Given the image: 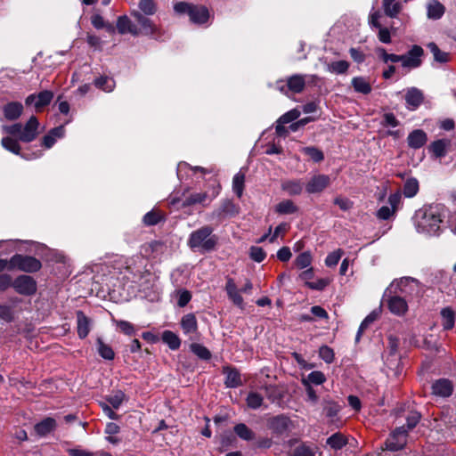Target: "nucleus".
Listing matches in <instances>:
<instances>
[{
  "instance_id": "f257e3e1",
  "label": "nucleus",
  "mask_w": 456,
  "mask_h": 456,
  "mask_svg": "<svg viewBox=\"0 0 456 456\" xmlns=\"http://www.w3.org/2000/svg\"><path fill=\"white\" fill-rule=\"evenodd\" d=\"M39 122L35 116H31L25 125L15 123L11 126H4L3 132L10 136L4 137L1 141L2 146L16 154H20V145L19 141L30 142L34 141L38 134Z\"/></svg>"
},
{
  "instance_id": "f03ea898",
  "label": "nucleus",
  "mask_w": 456,
  "mask_h": 456,
  "mask_svg": "<svg viewBox=\"0 0 456 456\" xmlns=\"http://www.w3.org/2000/svg\"><path fill=\"white\" fill-rule=\"evenodd\" d=\"M444 212V208L438 204L419 209L414 216L417 231L428 235H437L443 223Z\"/></svg>"
},
{
  "instance_id": "7ed1b4c3",
  "label": "nucleus",
  "mask_w": 456,
  "mask_h": 456,
  "mask_svg": "<svg viewBox=\"0 0 456 456\" xmlns=\"http://www.w3.org/2000/svg\"><path fill=\"white\" fill-rule=\"evenodd\" d=\"M213 229L208 225L192 232L188 240V246L193 250L211 251L217 243V238L212 234Z\"/></svg>"
},
{
  "instance_id": "20e7f679",
  "label": "nucleus",
  "mask_w": 456,
  "mask_h": 456,
  "mask_svg": "<svg viewBox=\"0 0 456 456\" xmlns=\"http://www.w3.org/2000/svg\"><path fill=\"white\" fill-rule=\"evenodd\" d=\"M41 266V262L36 257L16 254L10 258L9 270L18 269L26 273H34Z\"/></svg>"
},
{
  "instance_id": "39448f33",
  "label": "nucleus",
  "mask_w": 456,
  "mask_h": 456,
  "mask_svg": "<svg viewBox=\"0 0 456 456\" xmlns=\"http://www.w3.org/2000/svg\"><path fill=\"white\" fill-rule=\"evenodd\" d=\"M423 55L422 47L414 45L405 54L401 55L402 67L408 70L419 68L422 64Z\"/></svg>"
},
{
  "instance_id": "423d86ee",
  "label": "nucleus",
  "mask_w": 456,
  "mask_h": 456,
  "mask_svg": "<svg viewBox=\"0 0 456 456\" xmlns=\"http://www.w3.org/2000/svg\"><path fill=\"white\" fill-rule=\"evenodd\" d=\"M408 430L404 426L397 428L387 439L386 447L390 451L402 450L407 443Z\"/></svg>"
},
{
  "instance_id": "0eeeda50",
  "label": "nucleus",
  "mask_w": 456,
  "mask_h": 456,
  "mask_svg": "<svg viewBox=\"0 0 456 456\" xmlns=\"http://www.w3.org/2000/svg\"><path fill=\"white\" fill-rule=\"evenodd\" d=\"M12 287L17 293L24 296L34 295L37 291L36 281L28 275L17 277L12 282Z\"/></svg>"
},
{
  "instance_id": "6e6552de",
  "label": "nucleus",
  "mask_w": 456,
  "mask_h": 456,
  "mask_svg": "<svg viewBox=\"0 0 456 456\" xmlns=\"http://www.w3.org/2000/svg\"><path fill=\"white\" fill-rule=\"evenodd\" d=\"M306 77L313 78L314 76L293 75L288 77L286 85H280L281 83H278V89L284 94H287L286 88L294 94H299L305 86Z\"/></svg>"
},
{
  "instance_id": "1a4fd4ad",
  "label": "nucleus",
  "mask_w": 456,
  "mask_h": 456,
  "mask_svg": "<svg viewBox=\"0 0 456 456\" xmlns=\"http://www.w3.org/2000/svg\"><path fill=\"white\" fill-rule=\"evenodd\" d=\"M395 288V292H399L401 295L411 296L415 291L419 289V282L415 279L404 277L399 281H395L391 283L389 289Z\"/></svg>"
},
{
  "instance_id": "9d476101",
  "label": "nucleus",
  "mask_w": 456,
  "mask_h": 456,
  "mask_svg": "<svg viewBox=\"0 0 456 456\" xmlns=\"http://www.w3.org/2000/svg\"><path fill=\"white\" fill-rule=\"evenodd\" d=\"M220 192V186L214 187L212 193L208 192H193L188 195L183 202V207H188L195 204L206 205L211 202Z\"/></svg>"
},
{
  "instance_id": "9b49d317",
  "label": "nucleus",
  "mask_w": 456,
  "mask_h": 456,
  "mask_svg": "<svg viewBox=\"0 0 456 456\" xmlns=\"http://www.w3.org/2000/svg\"><path fill=\"white\" fill-rule=\"evenodd\" d=\"M385 297L387 308L393 314L403 316L407 313L408 304L404 297L400 295L391 296L387 291L385 293Z\"/></svg>"
},
{
  "instance_id": "f8f14e48",
  "label": "nucleus",
  "mask_w": 456,
  "mask_h": 456,
  "mask_svg": "<svg viewBox=\"0 0 456 456\" xmlns=\"http://www.w3.org/2000/svg\"><path fill=\"white\" fill-rule=\"evenodd\" d=\"M53 98V94L51 91L45 90L38 94H32L28 95L26 100V105H33L37 112L42 111L43 108L49 105Z\"/></svg>"
},
{
  "instance_id": "ddd939ff",
  "label": "nucleus",
  "mask_w": 456,
  "mask_h": 456,
  "mask_svg": "<svg viewBox=\"0 0 456 456\" xmlns=\"http://www.w3.org/2000/svg\"><path fill=\"white\" fill-rule=\"evenodd\" d=\"M131 15L141 25L143 34L150 35L154 38H159L161 37L160 28H158L149 18L145 17L142 12L139 11H133L131 12Z\"/></svg>"
},
{
  "instance_id": "4468645a",
  "label": "nucleus",
  "mask_w": 456,
  "mask_h": 456,
  "mask_svg": "<svg viewBox=\"0 0 456 456\" xmlns=\"http://www.w3.org/2000/svg\"><path fill=\"white\" fill-rule=\"evenodd\" d=\"M330 183V179L326 175H314L306 183L305 190L308 193H320Z\"/></svg>"
},
{
  "instance_id": "2eb2a0df",
  "label": "nucleus",
  "mask_w": 456,
  "mask_h": 456,
  "mask_svg": "<svg viewBox=\"0 0 456 456\" xmlns=\"http://www.w3.org/2000/svg\"><path fill=\"white\" fill-rule=\"evenodd\" d=\"M404 98L407 108L411 110L418 109L424 101L423 93L416 87L407 89Z\"/></svg>"
},
{
  "instance_id": "dca6fc26",
  "label": "nucleus",
  "mask_w": 456,
  "mask_h": 456,
  "mask_svg": "<svg viewBox=\"0 0 456 456\" xmlns=\"http://www.w3.org/2000/svg\"><path fill=\"white\" fill-rule=\"evenodd\" d=\"M225 291L229 299L237 306L243 308L244 299L240 295V289H238L235 281L232 278H227L225 284Z\"/></svg>"
},
{
  "instance_id": "f3484780",
  "label": "nucleus",
  "mask_w": 456,
  "mask_h": 456,
  "mask_svg": "<svg viewBox=\"0 0 456 456\" xmlns=\"http://www.w3.org/2000/svg\"><path fill=\"white\" fill-rule=\"evenodd\" d=\"M223 373L225 375L224 384L227 387H238L241 386V377L239 370L231 366H224L223 368Z\"/></svg>"
},
{
  "instance_id": "a211bd4d",
  "label": "nucleus",
  "mask_w": 456,
  "mask_h": 456,
  "mask_svg": "<svg viewBox=\"0 0 456 456\" xmlns=\"http://www.w3.org/2000/svg\"><path fill=\"white\" fill-rule=\"evenodd\" d=\"M428 141L427 134L421 129H415L407 137L408 146L412 149H419Z\"/></svg>"
},
{
  "instance_id": "6ab92c4d",
  "label": "nucleus",
  "mask_w": 456,
  "mask_h": 456,
  "mask_svg": "<svg viewBox=\"0 0 456 456\" xmlns=\"http://www.w3.org/2000/svg\"><path fill=\"white\" fill-rule=\"evenodd\" d=\"M452 382L444 379L436 380L432 386L433 394L443 397L450 396L452 393Z\"/></svg>"
},
{
  "instance_id": "aec40b11",
  "label": "nucleus",
  "mask_w": 456,
  "mask_h": 456,
  "mask_svg": "<svg viewBox=\"0 0 456 456\" xmlns=\"http://www.w3.org/2000/svg\"><path fill=\"white\" fill-rule=\"evenodd\" d=\"M117 29L118 33L122 35L130 33L133 36H137L139 34V30L136 26H134L130 19L126 15H122L118 18Z\"/></svg>"
},
{
  "instance_id": "412c9836",
  "label": "nucleus",
  "mask_w": 456,
  "mask_h": 456,
  "mask_svg": "<svg viewBox=\"0 0 456 456\" xmlns=\"http://www.w3.org/2000/svg\"><path fill=\"white\" fill-rule=\"evenodd\" d=\"M189 17L193 23L204 24L208 20L209 12L205 6L194 5L191 10Z\"/></svg>"
},
{
  "instance_id": "4be33fe9",
  "label": "nucleus",
  "mask_w": 456,
  "mask_h": 456,
  "mask_svg": "<svg viewBox=\"0 0 456 456\" xmlns=\"http://www.w3.org/2000/svg\"><path fill=\"white\" fill-rule=\"evenodd\" d=\"M77 335L80 338H85L90 332V319L82 312H77Z\"/></svg>"
},
{
  "instance_id": "5701e85b",
  "label": "nucleus",
  "mask_w": 456,
  "mask_h": 456,
  "mask_svg": "<svg viewBox=\"0 0 456 456\" xmlns=\"http://www.w3.org/2000/svg\"><path fill=\"white\" fill-rule=\"evenodd\" d=\"M181 327L186 335H193L198 331V322L193 314H185L181 321Z\"/></svg>"
},
{
  "instance_id": "b1692460",
  "label": "nucleus",
  "mask_w": 456,
  "mask_h": 456,
  "mask_svg": "<svg viewBox=\"0 0 456 456\" xmlns=\"http://www.w3.org/2000/svg\"><path fill=\"white\" fill-rule=\"evenodd\" d=\"M290 424V419L284 416L279 415L272 418L269 421L270 428L276 433L282 434L285 432Z\"/></svg>"
},
{
  "instance_id": "393cba45",
  "label": "nucleus",
  "mask_w": 456,
  "mask_h": 456,
  "mask_svg": "<svg viewBox=\"0 0 456 456\" xmlns=\"http://www.w3.org/2000/svg\"><path fill=\"white\" fill-rule=\"evenodd\" d=\"M23 111V105L18 102H12L4 107V117L8 120L18 119Z\"/></svg>"
},
{
  "instance_id": "a878e982",
  "label": "nucleus",
  "mask_w": 456,
  "mask_h": 456,
  "mask_svg": "<svg viewBox=\"0 0 456 456\" xmlns=\"http://www.w3.org/2000/svg\"><path fill=\"white\" fill-rule=\"evenodd\" d=\"M382 7L387 16L396 18L403 9V4L398 0H382Z\"/></svg>"
},
{
  "instance_id": "bb28decb",
  "label": "nucleus",
  "mask_w": 456,
  "mask_h": 456,
  "mask_svg": "<svg viewBox=\"0 0 456 456\" xmlns=\"http://www.w3.org/2000/svg\"><path fill=\"white\" fill-rule=\"evenodd\" d=\"M64 134L65 129L63 126L51 129L49 133L43 138V146H45L46 149H50L55 143L56 138H61Z\"/></svg>"
},
{
  "instance_id": "cd10ccee",
  "label": "nucleus",
  "mask_w": 456,
  "mask_h": 456,
  "mask_svg": "<svg viewBox=\"0 0 456 456\" xmlns=\"http://www.w3.org/2000/svg\"><path fill=\"white\" fill-rule=\"evenodd\" d=\"M56 428V421L53 418L48 417L35 425V431L37 435L44 436Z\"/></svg>"
},
{
  "instance_id": "c85d7f7f",
  "label": "nucleus",
  "mask_w": 456,
  "mask_h": 456,
  "mask_svg": "<svg viewBox=\"0 0 456 456\" xmlns=\"http://www.w3.org/2000/svg\"><path fill=\"white\" fill-rule=\"evenodd\" d=\"M303 186L304 183L300 180H287L281 183L282 191L290 196L301 194Z\"/></svg>"
},
{
  "instance_id": "c756f323",
  "label": "nucleus",
  "mask_w": 456,
  "mask_h": 456,
  "mask_svg": "<svg viewBox=\"0 0 456 456\" xmlns=\"http://www.w3.org/2000/svg\"><path fill=\"white\" fill-rule=\"evenodd\" d=\"M274 210L279 215H292L298 211V207L291 200H283L275 206Z\"/></svg>"
},
{
  "instance_id": "7c9ffc66",
  "label": "nucleus",
  "mask_w": 456,
  "mask_h": 456,
  "mask_svg": "<svg viewBox=\"0 0 456 456\" xmlns=\"http://www.w3.org/2000/svg\"><path fill=\"white\" fill-rule=\"evenodd\" d=\"M449 145L450 141L448 140H436L430 144L429 151L436 158H442L446 155Z\"/></svg>"
},
{
  "instance_id": "2f4dec72",
  "label": "nucleus",
  "mask_w": 456,
  "mask_h": 456,
  "mask_svg": "<svg viewBox=\"0 0 456 456\" xmlns=\"http://www.w3.org/2000/svg\"><path fill=\"white\" fill-rule=\"evenodd\" d=\"M428 17L433 20L440 19L444 13V6L437 0H431L428 4Z\"/></svg>"
},
{
  "instance_id": "473e14b6",
  "label": "nucleus",
  "mask_w": 456,
  "mask_h": 456,
  "mask_svg": "<svg viewBox=\"0 0 456 456\" xmlns=\"http://www.w3.org/2000/svg\"><path fill=\"white\" fill-rule=\"evenodd\" d=\"M442 325L444 330H451L454 327L456 313L450 307L444 308L441 311Z\"/></svg>"
},
{
  "instance_id": "72a5a7b5",
  "label": "nucleus",
  "mask_w": 456,
  "mask_h": 456,
  "mask_svg": "<svg viewBox=\"0 0 456 456\" xmlns=\"http://www.w3.org/2000/svg\"><path fill=\"white\" fill-rule=\"evenodd\" d=\"M352 86L354 89L361 94H368L371 91L370 82L362 77H356L352 79Z\"/></svg>"
},
{
  "instance_id": "f704fd0d",
  "label": "nucleus",
  "mask_w": 456,
  "mask_h": 456,
  "mask_svg": "<svg viewBox=\"0 0 456 456\" xmlns=\"http://www.w3.org/2000/svg\"><path fill=\"white\" fill-rule=\"evenodd\" d=\"M97 351L98 354L105 360H113L115 357V353L111 346L108 344H105L101 338L96 339Z\"/></svg>"
},
{
  "instance_id": "c9c22d12",
  "label": "nucleus",
  "mask_w": 456,
  "mask_h": 456,
  "mask_svg": "<svg viewBox=\"0 0 456 456\" xmlns=\"http://www.w3.org/2000/svg\"><path fill=\"white\" fill-rule=\"evenodd\" d=\"M347 444V438L341 433L333 434L327 439V444L334 450H340Z\"/></svg>"
},
{
  "instance_id": "e433bc0d",
  "label": "nucleus",
  "mask_w": 456,
  "mask_h": 456,
  "mask_svg": "<svg viewBox=\"0 0 456 456\" xmlns=\"http://www.w3.org/2000/svg\"><path fill=\"white\" fill-rule=\"evenodd\" d=\"M162 340L172 350L178 349L181 345V340L178 336L171 330H165L162 333Z\"/></svg>"
},
{
  "instance_id": "4c0bfd02",
  "label": "nucleus",
  "mask_w": 456,
  "mask_h": 456,
  "mask_svg": "<svg viewBox=\"0 0 456 456\" xmlns=\"http://www.w3.org/2000/svg\"><path fill=\"white\" fill-rule=\"evenodd\" d=\"M245 174L241 171L237 173L232 179V190L240 198L244 191Z\"/></svg>"
},
{
  "instance_id": "58836bf2",
  "label": "nucleus",
  "mask_w": 456,
  "mask_h": 456,
  "mask_svg": "<svg viewBox=\"0 0 456 456\" xmlns=\"http://www.w3.org/2000/svg\"><path fill=\"white\" fill-rule=\"evenodd\" d=\"M246 403L248 408L256 410L263 405L264 397L257 392H249Z\"/></svg>"
},
{
  "instance_id": "ea45409f",
  "label": "nucleus",
  "mask_w": 456,
  "mask_h": 456,
  "mask_svg": "<svg viewBox=\"0 0 456 456\" xmlns=\"http://www.w3.org/2000/svg\"><path fill=\"white\" fill-rule=\"evenodd\" d=\"M419 191V182L416 178L406 180L403 185V194L407 198L414 197Z\"/></svg>"
},
{
  "instance_id": "a19ab883",
  "label": "nucleus",
  "mask_w": 456,
  "mask_h": 456,
  "mask_svg": "<svg viewBox=\"0 0 456 456\" xmlns=\"http://www.w3.org/2000/svg\"><path fill=\"white\" fill-rule=\"evenodd\" d=\"M163 214L160 211L153 209L144 215L143 223L148 226L155 225L163 220Z\"/></svg>"
},
{
  "instance_id": "79ce46f5",
  "label": "nucleus",
  "mask_w": 456,
  "mask_h": 456,
  "mask_svg": "<svg viewBox=\"0 0 456 456\" xmlns=\"http://www.w3.org/2000/svg\"><path fill=\"white\" fill-rule=\"evenodd\" d=\"M349 63L346 61H337L328 64V70L334 74H345L347 72Z\"/></svg>"
},
{
  "instance_id": "37998d69",
  "label": "nucleus",
  "mask_w": 456,
  "mask_h": 456,
  "mask_svg": "<svg viewBox=\"0 0 456 456\" xmlns=\"http://www.w3.org/2000/svg\"><path fill=\"white\" fill-rule=\"evenodd\" d=\"M430 52L433 53L434 59L441 63L449 61V54L445 52L441 51L435 43H429L428 45Z\"/></svg>"
},
{
  "instance_id": "c03bdc74",
  "label": "nucleus",
  "mask_w": 456,
  "mask_h": 456,
  "mask_svg": "<svg viewBox=\"0 0 456 456\" xmlns=\"http://www.w3.org/2000/svg\"><path fill=\"white\" fill-rule=\"evenodd\" d=\"M376 53L378 54L379 58L382 60L383 62L388 63V62H401V55L395 54V53H387V51L382 47H378L376 49Z\"/></svg>"
},
{
  "instance_id": "a18cd8bd",
  "label": "nucleus",
  "mask_w": 456,
  "mask_h": 456,
  "mask_svg": "<svg viewBox=\"0 0 456 456\" xmlns=\"http://www.w3.org/2000/svg\"><path fill=\"white\" fill-rule=\"evenodd\" d=\"M190 348L194 354L202 360H209L211 358L210 351L201 344L192 343Z\"/></svg>"
},
{
  "instance_id": "49530a36",
  "label": "nucleus",
  "mask_w": 456,
  "mask_h": 456,
  "mask_svg": "<svg viewBox=\"0 0 456 456\" xmlns=\"http://www.w3.org/2000/svg\"><path fill=\"white\" fill-rule=\"evenodd\" d=\"M234 432L239 437L246 441H250L254 438L253 431L243 423L237 424L234 427Z\"/></svg>"
},
{
  "instance_id": "de8ad7c7",
  "label": "nucleus",
  "mask_w": 456,
  "mask_h": 456,
  "mask_svg": "<svg viewBox=\"0 0 456 456\" xmlns=\"http://www.w3.org/2000/svg\"><path fill=\"white\" fill-rule=\"evenodd\" d=\"M301 151L314 162H321L324 159L323 152L316 147H304Z\"/></svg>"
},
{
  "instance_id": "09e8293b",
  "label": "nucleus",
  "mask_w": 456,
  "mask_h": 456,
  "mask_svg": "<svg viewBox=\"0 0 456 456\" xmlns=\"http://www.w3.org/2000/svg\"><path fill=\"white\" fill-rule=\"evenodd\" d=\"M94 85L103 91L111 92L115 87V81L111 77H101L94 80Z\"/></svg>"
},
{
  "instance_id": "8fccbe9b",
  "label": "nucleus",
  "mask_w": 456,
  "mask_h": 456,
  "mask_svg": "<svg viewBox=\"0 0 456 456\" xmlns=\"http://www.w3.org/2000/svg\"><path fill=\"white\" fill-rule=\"evenodd\" d=\"M140 12L145 15H153L157 11V5L154 0H140L138 4Z\"/></svg>"
},
{
  "instance_id": "3c124183",
  "label": "nucleus",
  "mask_w": 456,
  "mask_h": 456,
  "mask_svg": "<svg viewBox=\"0 0 456 456\" xmlns=\"http://www.w3.org/2000/svg\"><path fill=\"white\" fill-rule=\"evenodd\" d=\"M93 26L97 28H106L109 32H114V27L111 24L106 23L103 17L100 14H94L91 18Z\"/></svg>"
},
{
  "instance_id": "603ef678",
  "label": "nucleus",
  "mask_w": 456,
  "mask_h": 456,
  "mask_svg": "<svg viewBox=\"0 0 456 456\" xmlns=\"http://www.w3.org/2000/svg\"><path fill=\"white\" fill-rule=\"evenodd\" d=\"M311 263L312 256L308 251L299 254L295 260L296 266L300 269H304L310 266Z\"/></svg>"
},
{
  "instance_id": "864d4df0",
  "label": "nucleus",
  "mask_w": 456,
  "mask_h": 456,
  "mask_svg": "<svg viewBox=\"0 0 456 456\" xmlns=\"http://www.w3.org/2000/svg\"><path fill=\"white\" fill-rule=\"evenodd\" d=\"M249 256L255 262L261 263L265 259L266 253L262 248L252 246L249 248Z\"/></svg>"
},
{
  "instance_id": "5fc2aeb1",
  "label": "nucleus",
  "mask_w": 456,
  "mask_h": 456,
  "mask_svg": "<svg viewBox=\"0 0 456 456\" xmlns=\"http://www.w3.org/2000/svg\"><path fill=\"white\" fill-rule=\"evenodd\" d=\"M308 384L312 383L314 385H321L326 381L325 375L319 370L312 371L307 376V380H305Z\"/></svg>"
},
{
  "instance_id": "6e6d98bb",
  "label": "nucleus",
  "mask_w": 456,
  "mask_h": 456,
  "mask_svg": "<svg viewBox=\"0 0 456 456\" xmlns=\"http://www.w3.org/2000/svg\"><path fill=\"white\" fill-rule=\"evenodd\" d=\"M342 255L343 251L341 249H338L330 253L325 259V265L329 267L336 266L338 264Z\"/></svg>"
},
{
  "instance_id": "4d7b16f0",
  "label": "nucleus",
  "mask_w": 456,
  "mask_h": 456,
  "mask_svg": "<svg viewBox=\"0 0 456 456\" xmlns=\"http://www.w3.org/2000/svg\"><path fill=\"white\" fill-rule=\"evenodd\" d=\"M319 356L327 363H330L334 360V352L333 350L327 346H322L319 349Z\"/></svg>"
},
{
  "instance_id": "13d9d810",
  "label": "nucleus",
  "mask_w": 456,
  "mask_h": 456,
  "mask_svg": "<svg viewBox=\"0 0 456 456\" xmlns=\"http://www.w3.org/2000/svg\"><path fill=\"white\" fill-rule=\"evenodd\" d=\"M125 398V395L118 391L116 394L107 397V402L115 409H118L122 404Z\"/></svg>"
},
{
  "instance_id": "bf43d9fd",
  "label": "nucleus",
  "mask_w": 456,
  "mask_h": 456,
  "mask_svg": "<svg viewBox=\"0 0 456 456\" xmlns=\"http://www.w3.org/2000/svg\"><path fill=\"white\" fill-rule=\"evenodd\" d=\"M340 410V407L338 404L333 403V402H327L326 405L324 407V411L326 416L333 420V418L337 416Z\"/></svg>"
},
{
  "instance_id": "052dcab7",
  "label": "nucleus",
  "mask_w": 456,
  "mask_h": 456,
  "mask_svg": "<svg viewBox=\"0 0 456 456\" xmlns=\"http://www.w3.org/2000/svg\"><path fill=\"white\" fill-rule=\"evenodd\" d=\"M300 116V111L297 109H293L285 114H283L279 119L280 123H290L296 119H297Z\"/></svg>"
},
{
  "instance_id": "680f3d73",
  "label": "nucleus",
  "mask_w": 456,
  "mask_h": 456,
  "mask_svg": "<svg viewBox=\"0 0 456 456\" xmlns=\"http://www.w3.org/2000/svg\"><path fill=\"white\" fill-rule=\"evenodd\" d=\"M381 124L384 126L396 127L399 126V121L393 113L387 112L383 115V120L381 121Z\"/></svg>"
},
{
  "instance_id": "e2e57ef3",
  "label": "nucleus",
  "mask_w": 456,
  "mask_h": 456,
  "mask_svg": "<svg viewBox=\"0 0 456 456\" xmlns=\"http://www.w3.org/2000/svg\"><path fill=\"white\" fill-rule=\"evenodd\" d=\"M330 281L327 278H322L315 281L307 282V287L311 289L322 290L330 284Z\"/></svg>"
},
{
  "instance_id": "0e129e2a",
  "label": "nucleus",
  "mask_w": 456,
  "mask_h": 456,
  "mask_svg": "<svg viewBox=\"0 0 456 456\" xmlns=\"http://www.w3.org/2000/svg\"><path fill=\"white\" fill-rule=\"evenodd\" d=\"M239 212V208L230 200H226L222 205V213L229 216H235Z\"/></svg>"
},
{
  "instance_id": "69168bd1",
  "label": "nucleus",
  "mask_w": 456,
  "mask_h": 456,
  "mask_svg": "<svg viewBox=\"0 0 456 456\" xmlns=\"http://www.w3.org/2000/svg\"><path fill=\"white\" fill-rule=\"evenodd\" d=\"M315 455V452L308 446H306L305 444H300L299 446H297L292 456H314Z\"/></svg>"
},
{
  "instance_id": "338daca9",
  "label": "nucleus",
  "mask_w": 456,
  "mask_h": 456,
  "mask_svg": "<svg viewBox=\"0 0 456 456\" xmlns=\"http://www.w3.org/2000/svg\"><path fill=\"white\" fill-rule=\"evenodd\" d=\"M395 209L392 208L383 206L378 210L377 216L381 220H387L395 214Z\"/></svg>"
},
{
  "instance_id": "774afa93",
  "label": "nucleus",
  "mask_w": 456,
  "mask_h": 456,
  "mask_svg": "<svg viewBox=\"0 0 456 456\" xmlns=\"http://www.w3.org/2000/svg\"><path fill=\"white\" fill-rule=\"evenodd\" d=\"M334 203L339 207L341 210L346 211L352 208L353 202L345 197H337L334 200Z\"/></svg>"
}]
</instances>
